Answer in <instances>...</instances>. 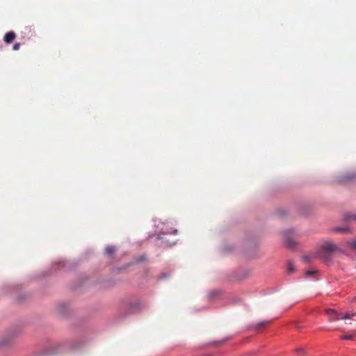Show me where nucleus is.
<instances>
[{
  "instance_id": "nucleus-1",
  "label": "nucleus",
  "mask_w": 356,
  "mask_h": 356,
  "mask_svg": "<svg viewBox=\"0 0 356 356\" xmlns=\"http://www.w3.org/2000/svg\"><path fill=\"white\" fill-rule=\"evenodd\" d=\"M334 252L344 253L345 252L332 242L325 241L321 246L319 257L325 261H329Z\"/></svg>"
},
{
  "instance_id": "nucleus-2",
  "label": "nucleus",
  "mask_w": 356,
  "mask_h": 356,
  "mask_svg": "<svg viewBox=\"0 0 356 356\" xmlns=\"http://www.w3.org/2000/svg\"><path fill=\"white\" fill-rule=\"evenodd\" d=\"M326 314L330 316V321H337L339 319H348L356 316V312H347L345 315H342L341 314H338L333 309H327L326 310Z\"/></svg>"
},
{
  "instance_id": "nucleus-3",
  "label": "nucleus",
  "mask_w": 356,
  "mask_h": 356,
  "mask_svg": "<svg viewBox=\"0 0 356 356\" xmlns=\"http://www.w3.org/2000/svg\"><path fill=\"white\" fill-rule=\"evenodd\" d=\"M291 233V232L290 230H286L284 232L283 234L287 246L290 248H293L296 243L290 238Z\"/></svg>"
},
{
  "instance_id": "nucleus-4",
  "label": "nucleus",
  "mask_w": 356,
  "mask_h": 356,
  "mask_svg": "<svg viewBox=\"0 0 356 356\" xmlns=\"http://www.w3.org/2000/svg\"><path fill=\"white\" fill-rule=\"evenodd\" d=\"M16 35L13 31H9L6 33L3 40L6 44H10L15 39Z\"/></svg>"
},
{
  "instance_id": "nucleus-5",
  "label": "nucleus",
  "mask_w": 356,
  "mask_h": 356,
  "mask_svg": "<svg viewBox=\"0 0 356 356\" xmlns=\"http://www.w3.org/2000/svg\"><path fill=\"white\" fill-rule=\"evenodd\" d=\"M346 244L350 247V249L356 251V239L348 241Z\"/></svg>"
},
{
  "instance_id": "nucleus-6",
  "label": "nucleus",
  "mask_w": 356,
  "mask_h": 356,
  "mask_svg": "<svg viewBox=\"0 0 356 356\" xmlns=\"http://www.w3.org/2000/svg\"><path fill=\"white\" fill-rule=\"evenodd\" d=\"M356 337L355 334H343L341 336V339L343 340H353Z\"/></svg>"
},
{
  "instance_id": "nucleus-7",
  "label": "nucleus",
  "mask_w": 356,
  "mask_h": 356,
  "mask_svg": "<svg viewBox=\"0 0 356 356\" xmlns=\"http://www.w3.org/2000/svg\"><path fill=\"white\" fill-rule=\"evenodd\" d=\"M115 251V248L114 246H108L105 249L106 254L111 255L113 254Z\"/></svg>"
},
{
  "instance_id": "nucleus-8",
  "label": "nucleus",
  "mask_w": 356,
  "mask_h": 356,
  "mask_svg": "<svg viewBox=\"0 0 356 356\" xmlns=\"http://www.w3.org/2000/svg\"><path fill=\"white\" fill-rule=\"evenodd\" d=\"M287 266V270L289 273H293L295 271V266H293L291 261L288 262Z\"/></svg>"
},
{
  "instance_id": "nucleus-9",
  "label": "nucleus",
  "mask_w": 356,
  "mask_h": 356,
  "mask_svg": "<svg viewBox=\"0 0 356 356\" xmlns=\"http://www.w3.org/2000/svg\"><path fill=\"white\" fill-rule=\"evenodd\" d=\"M335 232H348V229L347 227H336L334 228V229Z\"/></svg>"
},
{
  "instance_id": "nucleus-10",
  "label": "nucleus",
  "mask_w": 356,
  "mask_h": 356,
  "mask_svg": "<svg viewBox=\"0 0 356 356\" xmlns=\"http://www.w3.org/2000/svg\"><path fill=\"white\" fill-rule=\"evenodd\" d=\"M296 353L298 356H305V351L303 348H298L296 350Z\"/></svg>"
},
{
  "instance_id": "nucleus-11",
  "label": "nucleus",
  "mask_w": 356,
  "mask_h": 356,
  "mask_svg": "<svg viewBox=\"0 0 356 356\" xmlns=\"http://www.w3.org/2000/svg\"><path fill=\"white\" fill-rule=\"evenodd\" d=\"M270 323L269 321H263L257 325V328L259 329L261 327H264Z\"/></svg>"
},
{
  "instance_id": "nucleus-12",
  "label": "nucleus",
  "mask_w": 356,
  "mask_h": 356,
  "mask_svg": "<svg viewBox=\"0 0 356 356\" xmlns=\"http://www.w3.org/2000/svg\"><path fill=\"white\" fill-rule=\"evenodd\" d=\"M345 219L347 220H356V215H347V216H346Z\"/></svg>"
},
{
  "instance_id": "nucleus-13",
  "label": "nucleus",
  "mask_w": 356,
  "mask_h": 356,
  "mask_svg": "<svg viewBox=\"0 0 356 356\" xmlns=\"http://www.w3.org/2000/svg\"><path fill=\"white\" fill-rule=\"evenodd\" d=\"M20 47V44L19 43H15L13 47V49L15 50V51H17L19 49Z\"/></svg>"
},
{
  "instance_id": "nucleus-14",
  "label": "nucleus",
  "mask_w": 356,
  "mask_h": 356,
  "mask_svg": "<svg viewBox=\"0 0 356 356\" xmlns=\"http://www.w3.org/2000/svg\"><path fill=\"white\" fill-rule=\"evenodd\" d=\"M145 259V257H140L138 259V261L140 262V261H144Z\"/></svg>"
},
{
  "instance_id": "nucleus-15",
  "label": "nucleus",
  "mask_w": 356,
  "mask_h": 356,
  "mask_svg": "<svg viewBox=\"0 0 356 356\" xmlns=\"http://www.w3.org/2000/svg\"><path fill=\"white\" fill-rule=\"evenodd\" d=\"M313 273H314V272H313V271H311V270H309V271H307V275H312Z\"/></svg>"
},
{
  "instance_id": "nucleus-16",
  "label": "nucleus",
  "mask_w": 356,
  "mask_h": 356,
  "mask_svg": "<svg viewBox=\"0 0 356 356\" xmlns=\"http://www.w3.org/2000/svg\"><path fill=\"white\" fill-rule=\"evenodd\" d=\"M355 301H356V298H355Z\"/></svg>"
}]
</instances>
